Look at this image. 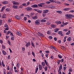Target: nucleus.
<instances>
[{"instance_id": "f257e3e1", "label": "nucleus", "mask_w": 74, "mask_h": 74, "mask_svg": "<svg viewBox=\"0 0 74 74\" xmlns=\"http://www.w3.org/2000/svg\"><path fill=\"white\" fill-rule=\"evenodd\" d=\"M65 16L66 17H67L68 19H70V18H74V16L73 15L66 14H65Z\"/></svg>"}, {"instance_id": "f03ea898", "label": "nucleus", "mask_w": 74, "mask_h": 74, "mask_svg": "<svg viewBox=\"0 0 74 74\" xmlns=\"http://www.w3.org/2000/svg\"><path fill=\"white\" fill-rule=\"evenodd\" d=\"M40 20L39 19H38L35 21V24H36V25H38L40 24Z\"/></svg>"}, {"instance_id": "7ed1b4c3", "label": "nucleus", "mask_w": 74, "mask_h": 74, "mask_svg": "<svg viewBox=\"0 0 74 74\" xmlns=\"http://www.w3.org/2000/svg\"><path fill=\"white\" fill-rule=\"evenodd\" d=\"M37 34H38V35L39 36L42 37H44V35L40 32L38 33Z\"/></svg>"}, {"instance_id": "20e7f679", "label": "nucleus", "mask_w": 74, "mask_h": 74, "mask_svg": "<svg viewBox=\"0 0 74 74\" xmlns=\"http://www.w3.org/2000/svg\"><path fill=\"white\" fill-rule=\"evenodd\" d=\"M12 3L14 5H19V3L16 1H12Z\"/></svg>"}, {"instance_id": "39448f33", "label": "nucleus", "mask_w": 74, "mask_h": 74, "mask_svg": "<svg viewBox=\"0 0 74 74\" xmlns=\"http://www.w3.org/2000/svg\"><path fill=\"white\" fill-rule=\"evenodd\" d=\"M26 10H27L28 11H31V10H32V8L29 7H27L25 8Z\"/></svg>"}, {"instance_id": "423d86ee", "label": "nucleus", "mask_w": 74, "mask_h": 74, "mask_svg": "<svg viewBox=\"0 0 74 74\" xmlns=\"http://www.w3.org/2000/svg\"><path fill=\"white\" fill-rule=\"evenodd\" d=\"M16 33L17 35L19 36H22V34H21V33L20 31H17Z\"/></svg>"}, {"instance_id": "0eeeda50", "label": "nucleus", "mask_w": 74, "mask_h": 74, "mask_svg": "<svg viewBox=\"0 0 74 74\" xmlns=\"http://www.w3.org/2000/svg\"><path fill=\"white\" fill-rule=\"evenodd\" d=\"M15 18H16V19H18V20H19V19H21V17L19 16L16 15L15 17Z\"/></svg>"}, {"instance_id": "6e6552de", "label": "nucleus", "mask_w": 74, "mask_h": 74, "mask_svg": "<svg viewBox=\"0 0 74 74\" xmlns=\"http://www.w3.org/2000/svg\"><path fill=\"white\" fill-rule=\"evenodd\" d=\"M2 4H8V1H5L2 2Z\"/></svg>"}, {"instance_id": "1a4fd4ad", "label": "nucleus", "mask_w": 74, "mask_h": 74, "mask_svg": "<svg viewBox=\"0 0 74 74\" xmlns=\"http://www.w3.org/2000/svg\"><path fill=\"white\" fill-rule=\"evenodd\" d=\"M31 7H32V8H37L38 5L36 4H34V5H31Z\"/></svg>"}, {"instance_id": "9d476101", "label": "nucleus", "mask_w": 74, "mask_h": 74, "mask_svg": "<svg viewBox=\"0 0 74 74\" xmlns=\"http://www.w3.org/2000/svg\"><path fill=\"white\" fill-rule=\"evenodd\" d=\"M44 4H45L44 3H40L39 4H38V5L39 7H42V5Z\"/></svg>"}, {"instance_id": "9b49d317", "label": "nucleus", "mask_w": 74, "mask_h": 74, "mask_svg": "<svg viewBox=\"0 0 74 74\" xmlns=\"http://www.w3.org/2000/svg\"><path fill=\"white\" fill-rule=\"evenodd\" d=\"M30 45V42H28L26 44V47H29Z\"/></svg>"}, {"instance_id": "f8f14e48", "label": "nucleus", "mask_w": 74, "mask_h": 74, "mask_svg": "<svg viewBox=\"0 0 74 74\" xmlns=\"http://www.w3.org/2000/svg\"><path fill=\"white\" fill-rule=\"evenodd\" d=\"M39 70H42V66L40 64H39Z\"/></svg>"}, {"instance_id": "ddd939ff", "label": "nucleus", "mask_w": 74, "mask_h": 74, "mask_svg": "<svg viewBox=\"0 0 74 74\" xmlns=\"http://www.w3.org/2000/svg\"><path fill=\"white\" fill-rule=\"evenodd\" d=\"M33 19H37L38 18V17L37 16H34L32 17Z\"/></svg>"}, {"instance_id": "4468645a", "label": "nucleus", "mask_w": 74, "mask_h": 74, "mask_svg": "<svg viewBox=\"0 0 74 74\" xmlns=\"http://www.w3.org/2000/svg\"><path fill=\"white\" fill-rule=\"evenodd\" d=\"M12 8L14 9H17L18 8V6L14 5L12 6Z\"/></svg>"}, {"instance_id": "2eb2a0df", "label": "nucleus", "mask_w": 74, "mask_h": 74, "mask_svg": "<svg viewBox=\"0 0 74 74\" xmlns=\"http://www.w3.org/2000/svg\"><path fill=\"white\" fill-rule=\"evenodd\" d=\"M49 12V11L48 10H45L43 12L46 14V13H48Z\"/></svg>"}, {"instance_id": "dca6fc26", "label": "nucleus", "mask_w": 74, "mask_h": 74, "mask_svg": "<svg viewBox=\"0 0 74 74\" xmlns=\"http://www.w3.org/2000/svg\"><path fill=\"white\" fill-rule=\"evenodd\" d=\"M71 40H72V39H71V37H69L67 39V40L68 41H71Z\"/></svg>"}, {"instance_id": "f3484780", "label": "nucleus", "mask_w": 74, "mask_h": 74, "mask_svg": "<svg viewBox=\"0 0 74 74\" xmlns=\"http://www.w3.org/2000/svg\"><path fill=\"white\" fill-rule=\"evenodd\" d=\"M17 64L16 65V67L18 68H20V64L19 63H17Z\"/></svg>"}, {"instance_id": "a211bd4d", "label": "nucleus", "mask_w": 74, "mask_h": 74, "mask_svg": "<svg viewBox=\"0 0 74 74\" xmlns=\"http://www.w3.org/2000/svg\"><path fill=\"white\" fill-rule=\"evenodd\" d=\"M51 26L52 28H55V25L54 24H51Z\"/></svg>"}, {"instance_id": "6ab92c4d", "label": "nucleus", "mask_w": 74, "mask_h": 74, "mask_svg": "<svg viewBox=\"0 0 74 74\" xmlns=\"http://www.w3.org/2000/svg\"><path fill=\"white\" fill-rule=\"evenodd\" d=\"M70 10V8H66L64 9L63 10L64 11H69V10Z\"/></svg>"}, {"instance_id": "aec40b11", "label": "nucleus", "mask_w": 74, "mask_h": 74, "mask_svg": "<svg viewBox=\"0 0 74 74\" xmlns=\"http://www.w3.org/2000/svg\"><path fill=\"white\" fill-rule=\"evenodd\" d=\"M22 5L23 7H27V4L26 3H24Z\"/></svg>"}, {"instance_id": "412c9836", "label": "nucleus", "mask_w": 74, "mask_h": 74, "mask_svg": "<svg viewBox=\"0 0 74 74\" xmlns=\"http://www.w3.org/2000/svg\"><path fill=\"white\" fill-rule=\"evenodd\" d=\"M2 17L3 18H6V14H3Z\"/></svg>"}, {"instance_id": "4be33fe9", "label": "nucleus", "mask_w": 74, "mask_h": 74, "mask_svg": "<svg viewBox=\"0 0 74 74\" xmlns=\"http://www.w3.org/2000/svg\"><path fill=\"white\" fill-rule=\"evenodd\" d=\"M70 31H69L67 32L66 33V35H69V34H70Z\"/></svg>"}, {"instance_id": "5701e85b", "label": "nucleus", "mask_w": 74, "mask_h": 74, "mask_svg": "<svg viewBox=\"0 0 74 74\" xmlns=\"http://www.w3.org/2000/svg\"><path fill=\"white\" fill-rule=\"evenodd\" d=\"M2 53L3 54V55H7V53H6V52H5V51L4 50H3L2 51Z\"/></svg>"}, {"instance_id": "b1692460", "label": "nucleus", "mask_w": 74, "mask_h": 74, "mask_svg": "<svg viewBox=\"0 0 74 74\" xmlns=\"http://www.w3.org/2000/svg\"><path fill=\"white\" fill-rule=\"evenodd\" d=\"M56 12L57 13H58V14H62V12L60 11H57Z\"/></svg>"}, {"instance_id": "393cba45", "label": "nucleus", "mask_w": 74, "mask_h": 74, "mask_svg": "<svg viewBox=\"0 0 74 74\" xmlns=\"http://www.w3.org/2000/svg\"><path fill=\"white\" fill-rule=\"evenodd\" d=\"M41 22H46V20L45 19H42L40 20Z\"/></svg>"}, {"instance_id": "a878e982", "label": "nucleus", "mask_w": 74, "mask_h": 74, "mask_svg": "<svg viewBox=\"0 0 74 74\" xmlns=\"http://www.w3.org/2000/svg\"><path fill=\"white\" fill-rule=\"evenodd\" d=\"M50 8H51V9H54V8H55V6L54 5H51L50 6Z\"/></svg>"}, {"instance_id": "bb28decb", "label": "nucleus", "mask_w": 74, "mask_h": 74, "mask_svg": "<svg viewBox=\"0 0 74 74\" xmlns=\"http://www.w3.org/2000/svg\"><path fill=\"white\" fill-rule=\"evenodd\" d=\"M67 38V37L66 36L64 38V40H63V41L64 42H65L66 41V38Z\"/></svg>"}, {"instance_id": "cd10ccee", "label": "nucleus", "mask_w": 74, "mask_h": 74, "mask_svg": "<svg viewBox=\"0 0 74 74\" xmlns=\"http://www.w3.org/2000/svg\"><path fill=\"white\" fill-rule=\"evenodd\" d=\"M51 48V49H56V48L55 47H54L53 46H51L50 47Z\"/></svg>"}, {"instance_id": "c85d7f7f", "label": "nucleus", "mask_w": 74, "mask_h": 74, "mask_svg": "<svg viewBox=\"0 0 74 74\" xmlns=\"http://www.w3.org/2000/svg\"><path fill=\"white\" fill-rule=\"evenodd\" d=\"M15 36H12L11 37V40H12L13 41L14 40V39H15Z\"/></svg>"}, {"instance_id": "c756f323", "label": "nucleus", "mask_w": 74, "mask_h": 74, "mask_svg": "<svg viewBox=\"0 0 74 74\" xmlns=\"http://www.w3.org/2000/svg\"><path fill=\"white\" fill-rule=\"evenodd\" d=\"M42 15L43 17H45V16H46V15H47V14H46V13H45L43 12V13H42Z\"/></svg>"}, {"instance_id": "7c9ffc66", "label": "nucleus", "mask_w": 74, "mask_h": 74, "mask_svg": "<svg viewBox=\"0 0 74 74\" xmlns=\"http://www.w3.org/2000/svg\"><path fill=\"white\" fill-rule=\"evenodd\" d=\"M38 68H37L35 70V73L36 74V73H37V71H38Z\"/></svg>"}, {"instance_id": "2f4dec72", "label": "nucleus", "mask_w": 74, "mask_h": 74, "mask_svg": "<svg viewBox=\"0 0 74 74\" xmlns=\"http://www.w3.org/2000/svg\"><path fill=\"white\" fill-rule=\"evenodd\" d=\"M59 30V28L56 29H55V30L54 31V32H55V33H57V32H58V30Z\"/></svg>"}, {"instance_id": "473e14b6", "label": "nucleus", "mask_w": 74, "mask_h": 74, "mask_svg": "<svg viewBox=\"0 0 74 74\" xmlns=\"http://www.w3.org/2000/svg\"><path fill=\"white\" fill-rule=\"evenodd\" d=\"M61 48L62 49H63V50H64L65 49H66V48H65V47L63 46H61Z\"/></svg>"}, {"instance_id": "72a5a7b5", "label": "nucleus", "mask_w": 74, "mask_h": 74, "mask_svg": "<svg viewBox=\"0 0 74 74\" xmlns=\"http://www.w3.org/2000/svg\"><path fill=\"white\" fill-rule=\"evenodd\" d=\"M5 6H3V7L1 9V11H3V10H4V9H5Z\"/></svg>"}, {"instance_id": "f704fd0d", "label": "nucleus", "mask_w": 74, "mask_h": 74, "mask_svg": "<svg viewBox=\"0 0 74 74\" xmlns=\"http://www.w3.org/2000/svg\"><path fill=\"white\" fill-rule=\"evenodd\" d=\"M59 69L60 70H62V65L61 64H60V66L59 67Z\"/></svg>"}, {"instance_id": "c9c22d12", "label": "nucleus", "mask_w": 74, "mask_h": 74, "mask_svg": "<svg viewBox=\"0 0 74 74\" xmlns=\"http://www.w3.org/2000/svg\"><path fill=\"white\" fill-rule=\"evenodd\" d=\"M58 56L60 59H62V56L61 55H58Z\"/></svg>"}, {"instance_id": "e433bc0d", "label": "nucleus", "mask_w": 74, "mask_h": 74, "mask_svg": "<svg viewBox=\"0 0 74 74\" xmlns=\"http://www.w3.org/2000/svg\"><path fill=\"white\" fill-rule=\"evenodd\" d=\"M44 69L45 70V71H47V66H46L44 68Z\"/></svg>"}, {"instance_id": "4c0bfd02", "label": "nucleus", "mask_w": 74, "mask_h": 74, "mask_svg": "<svg viewBox=\"0 0 74 74\" xmlns=\"http://www.w3.org/2000/svg\"><path fill=\"white\" fill-rule=\"evenodd\" d=\"M49 1L51 3H55V1L54 0H49Z\"/></svg>"}, {"instance_id": "58836bf2", "label": "nucleus", "mask_w": 74, "mask_h": 74, "mask_svg": "<svg viewBox=\"0 0 74 74\" xmlns=\"http://www.w3.org/2000/svg\"><path fill=\"white\" fill-rule=\"evenodd\" d=\"M37 12H38V13L41 14V12H42V11H41V10H39L37 11Z\"/></svg>"}, {"instance_id": "ea45409f", "label": "nucleus", "mask_w": 74, "mask_h": 74, "mask_svg": "<svg viewBox=\"0 0 74 74\" xmlns=\"http://www.w3.org/2000/svg\"><path fill=\"white\" fill-rule=\"evenodd\" d=\"M48 38L49 39H50V40H52V36H49Z\"/></svg>"}, {"instance_id": "a19ab883", "label": "nucleus", "mask_w": 74, "mask_h": 74, "mask_svg": "<svg viewBox=\"0 0 74 74\" xmlns=\"http://www.w3.org/2000/svg\"><path fill=\"white\" fill-rule=\"evenodd\" d=\"M31 42V44L33 47L34 48H35V46H34V44H33V42Z\"/></svg>"}, {"instance_id": "79ce46f5", "label": "nucleus", "mask_w": 74, "mask_h": 74, "mask_svg": "<svg viewBox=\"0 0 74 74\" xmlns=\"http://www.w3.org/2000/svg\"><path fill=\"white\" fill-rule=\"evenodd\" d=\"M6 10L7 11H8V12L10 11V9L9 8H8L6 9Z\"/></svg>"}, {"instance_id": "37998d69", "label": "nucleus", "mask_w": 74, "mask_h": 74, "mask_svg": "<svg viewBox=\"0 0 74 74\" xmlns=\"http://www.w3.org/2000/svg\"><path fill=\"white\" fill-rule=\"evenodd\" d=\"M58 34H59L61 35L62 34V32L59 31V32H58Z\"/></svg>"}, {"instance_id": "c03bdc74", "label": "nucleus", "mask_w": 74, "mask_h": 74, "mask_svg": "<svg viewBox=\"0 0 74 74\" xmlns=\"http://www.w3.org/2000/svg\"><path fill=\"white\" fill-rule=\"evenodd\" d=\"M42 66H45V62H42Z\"/></svg>"}, {"instance_id": "a18cd8bd", "label": "nucleus", "mask_w": 74, "mask_h": 74, "mask_svg": "<svg viewBox=\"0 0 74 74\" xmlns=\"http://www.w3.org/2000/svg\"><path fill=\"white\" fill-rule=\"evenodd\" d=\"M32 54L33 56L34 57H35V54L34 53L33 51L32 52Z\"/></svg>"}, {"instance_id": "49530a36", "label": "nucleus", "mask_w": 74, "mask_h": 74, "mask_svg": "<svg viewBox=\"0 0 74 74\" xmlns=\"http://www.w3.org/2000/svg\"><path fill=\"white\" fill-rule=\"evenodd\" d=\"M5 27H8V25H7V24H6L5 25Z\"/></svg>"}, {"instance_id": "de8ad7c7", "label": "nucleus", "mask_w": 74, "mask_h": 74, "mask_svg": "<svg viewBox=\"0 0 74 74\" xmlns=\"http://www.w3.org/2000/svg\"><path fill=\"white\" fill-rule=\"evenodd\" d=\"M61 62V60H58L57 61V63H58V64H59Z\"/></svg>"}, {"instance_id": "09e8293b", "label": "nucleus", "mask_w": 74, "mask_h": 74, "mask_svg": "<svg viewBox=\"0 0 74 74\" xmlns=\"http://www.w3.org/2000/svg\"><path fill=\"white\" fill-rule=\"evenodd\" d=\"M12 67H11L10 68V70L11 71H12V72H13V68Z\"/></svg>"}, {"instance_id": "8fccbe9b", "label": "nucleus", "mask_w": 74, "mask_h": 74, "mask_svg": "<svg viewBox=\"0 0 74 74\" xmlns=\"http://www.w3.org/2000/svg\"><path fill=\"white\" fill-rule=\"evenodd\" d=\"M11 33V32H10V31H9L7 32V33L6 34L7 35H8V34H10Z\"/></svg>"}, {"instance_id": "3c124183", "label": "nucleus", "mask_w": 74, "mask_h": 74, "mask_svg": "<svg viewBox=\"0 0 74 74\" xmlns=\"http://www.w3.org/2000/svg\"><path fill=\"white\" fill-rule=\"evenodd\" d=\"M2 66H3V67H4L5 66V64H4V62L3 61H2Z\"/></svg>"}, {"instance_id": "603ef678", "label": "nucleus", "mask_w": 74, "mask_h": 74, "mask_svg": "<svg viewBox=\"0 0 74 74\" xmlns=\"http://www.w3.org/2000/svg\"><path fill=\"white\" fill-rule=\"evenodd\" d=\"M47 33L48 34H51V32L49 31H48Z\"/></svg>"}, {"instance_id": "864d4df0", "label": "nucleus", "mask_w": 74, "mask_h": 74, "mask_svg": "<svg viewBox=\"0 0 74 74\" xmlns=\"http://www.w3.org/2000/svg\"><path fill=\"white\" fill-rule=\"evenodd\" d=\"M8 23H11V21L10 19H8Z\"/></svg>"}, {"instance_id": "5fc2aeb1", "label": "nucleus", "mask_w": 74, "mask_h": 74, "mask_svg": "<svg viewBox=\"0 0 74 74\" xmlns=\"http://www.w3.org/2000/svg\"><path fill=\"white\" fill-rule=\"evenodd\" d=\"M8 43L10 45H11V42H10V40H8Z\"/></svg>"}, {"instance_id": "6e6d98bb", "label": "nucleus", "mask_w": 74, "mask_h": 74, "mask_svg": "<svg viewBox=\"0 0 74 74\" xmlns=\"http://www.w3.org/2000/svg\"><path fill=\"white\" fill-rule=\"evenodd\" d=\"M69 12H71V13H73L74 12V10H71L69 11Z\"/></svg>"}, {"instance_id": "4d7b16f0", "label": "nucleus", "mask_w": 74, "mask_h": 74, "mask_svg": "<svg viewBox=\"0 0 74 74\" xmlns=\"http://www.w3.org/2000/svg\"><path fill=\"white\" fill-rule=\"evenodd\" d=\"M46 4H50V3H51V2L49 1H47V2H46Z\"/></svg>"}, {"instance_id": "13d9d810", "label": "nucleus", "mask_w": 74, "mask_h": 74, "mask_svg": "<svg viewBox=\"0 0 74 74\" xmlns=\"http://www.w3.org/2000/svg\"><path fill=\"white\" fill-rule=\"evenodd\" d=\"M10 58H11V57H10V55L8 56V60H9V59H10Z\"/></svg>"}, {"instance_id": "bf43d9fd", "label": "nucleus", "mask_w": 74, "mask_h": 74, "mask_svg": "<svg viewBox=\"0 0 74 74\" xmlns=\"http://www.w3.org/2000/svg\"><path fill=\"white\" fill-rule=\"evenodd\" d=\"M2 23V20H0V26L1 25V24Z\"/></svg>"}, {"instance_id": "052dcab7", "label": "nucleus", "mask_w": 74, "mask_h": 74, "mask_svg": "<svg viewBox=\"0 0 74 74\" xmlns=\"http://www.w3.org/2000/svg\"><path fill=\"white\" fill-rule=\"evenodd\" d=\"M9 37L10 36H8V35H6V39H8V38H9Z\"/></svg>"}, {"instance_id": "680f3d73", "label": "nucleus", "mask_w": 74, "mask_h": 74, "mask_svg": "<svg viewBox=\"0 0 74 74\" xmlns=\"http://www.w3.org/2000/svg\"><path fill=\"white\" fill-rule=\"evenodd\" d=\"M45 64L47 65V66H48V67H49V65L48 63L47 62L45 63Z\"/></svg>"}, {"instance_id": "e2e57ef3", "label": "nucleus", "mask_w": 74, "mask_h": 74, "mask_svg": "<svg viewBox=\"0 0 74 74\" xmlns=\"http://www.w3.org/2000/svg\"><path fill=\"white\" fill-rule=\"evenodd\" d=\"M72 71L73 70L71 69H70L69 70V72H72Z\"/></svg>"}, {"instance_id": "0e129e2a", "label": "nucleus", "mask_w": 74, "mask_h": 74, "mask_svg": "<svg viewBox=\"0 0 74 74\" xmlns=\"http://www.w3.org/2000/svg\"><path fill=\"white\" fill-rule=\"evenodd\" d=\"M65 5H67V6H68V5H69V4L67 3H65L64 4Z\"/></svg>"}, {"instance_id": "69168bd1", "label": "nucleus", "mask_w": 74, "mask_h": 74, "mask_svg": "<svg viewBox=\"0 0 74 74\" xmlns=\"http://www.w3.org/2000/svg\"><path fill=\"white\" fill-rule=\"evenodd\" d=\"M9 29V28H8V27H7L5 29V30H8Z\"/></svg>"}, {"instance_id": "338daca9", "label": "nucleus", "mask_w": 74, "mask_h": 74, "mask_svg": "<svg viewBox=\"0 0 74 74\" xmlns=\"http://www.w3.org/2000/svg\"><path fill=\"white\" fill-rule=\"evenodd\" d=\"M54 41H57V38H56L55 37L54 38Z\"/></svg>"}, {"instance_id": "774afa93", "label": "nucleus", "mask_w": 74, "mask_h": 74, "mask_svg": "<svg viewBox=\"0 0 74 74\" xmlns=\"http://www.w3.org/2000/svg\"><path fill=\"white\" fill-rule=\"evenodd\" d=\"M45 52L47 53H49V51H46Z\"/></svg>"}]
</instances>
